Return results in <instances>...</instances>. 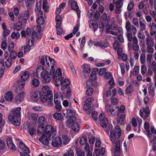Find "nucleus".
Instances as JSON below:
<instances>
[{
	"label": "nucleus",
	"mask_w": 156,
	"mask_h": 156,
	"mask_svg": "<svg viewBox=\"0 0 156 156\" xmlns=\"http://www.w3.org/2000/svg\"><path fill=\"white\" fill-rule=\"evenodd\" d=\"M124 0H113V2L115 5L116 8L115 12L116 14H120L122 12L121 8L123 5V1Z\"/></svg>",
	"instance_id": "nucleus-5"
},
{
	"label": "nucleus",
	"mask_w": 156,
	"mask_h": 156,
	"mask_svg": "<svg viewBox=\"0 0 156 156\" xmlns=\"http://www.w3.org/2000/svg\"><path fill=\"white\" fill-rule=\"evenodd\" d=\"M34 0H27V2H26V5L28 10H30L31 9L30 7L31 5L34 3Z\"/></svg>",
	"instance_id": "nucleus-42"
},
{
	"label": "nucleus",
	"mask_w": 156,
	"mask_h": 156,
	"mask_svg": "<svg viewBox=\"0 0 156 156\" xmlns=\"http://www.w3.org/2000/svg\"><path fill=\"white\" fill-rule=\"evenodd\" d=\"M74 114V112L73 110L70 109H67L66 117L67 118L71 117L73 116Z\"/></svg>",
	"instance_id": "nucleus-34"
},
{
	"label": "nucleus",
	"mask_w": 156,
	"mask_h": 156,
	"mask_svg": "<svg viewBox=\"0 0 156 156\" xmlns=\"http://www.w3.org/2000/svg\"><path fill=\"white\" fill-rule=\"evenodd\" d=\"M37 23L40 25H43L45 22L44 19L43 17H38L36 20Z\"/></svg>",
	"instance_id": "nucleus-36"
},
{
	"label": "nucleus",
	"mask_w": 156,
	"mask_h": 156,
	"mask_svg": "<svg viewBox=\"0 0 156 156\" xmlns=\"http://www.w3.org/2000/svg\"><path fill=\"white\" fill-rule=\"evenodd\" d=\"M150 66L152 70L154 72H156V62L154 61L153 60L152 62L150 63Z\"/></svg>",
	"instance_id": "nucleus-39"
},
{
	"label": "nucleus",
	"mask_w": 156,
	"mask_h": 156,
	"mask_svg": "<svg viewBox=\"0 0 156 156\" xmlns=\"http://www.w3.org/2000/svg\"><path fill=\"white\" fill-rule=\"evenodd\" d=\"M61 143V138L59 137H57L52 140L51 145L55 147H58L60 146Z\"/></svg>",
	"instance_id": "nucleus-12"
},
{
	"label": "nucleus",
	"mask_w": 156,
	"mask_h": 156,
	"mask_svg": "<svg viewBox=\"0 0 156 156\" xmlns=\"http://www.w3.org/2000/svg\"><path fill=\"white\" fill-rule=\"evenodd\" d=\"M72 129L75 132H78L80 129L79 124L77 123H74L72 126Z\"/></svg>",
	"instance_id": "nucleus-33"
},
{
	"label": "nucleus",
	"mask_w": 156,
	"mask_h": 156,
	"mask_svg": "<svg viewBox=\"0 0 156 156\" xmlns=\"http://www.w3.org/2000/svg\"><path fill=\"white\" fill-rule=\"evenodd\" d=\"M70 84V80L68 79H65L62 81L61 85V89L63 94L66 95L67 98L70 96L71 91L70 90L69 85Z\"/></svg>",
	"instance_id": "nucleus-3"
},
{
	"label": "nucleus",
	"mask_w": 156,
	"mask_h": 156,
	"mask_svg": "<svg viewBox=\"0 0 156 156\" xmlns=\"http://www.w3.org/2000/svg\"><path fill=\"white\" fill-rule=\"evenodd\" d=\"M40 93L38 91H34L31 95V98L32 100L35 101H37L38 99L39 95Z\"/></svg>",
	"instance_id": "nucleus-21"
},
{
	"label": "nucleus",
	"mask_w": 156,
	"mask_h": 156,
	"mask_svg": "<svg viewBox=\"0 0 156 156\" xmlns=\"http://www.w3.org/2000/svg\"><path fill=\"white\" fill-rule=\"evenodd\" d=\"M32 38L34 39V38H37L38 39H40L41 38L42 34L41 33H37V31H34L32 34Z\"/></svg>",
	"instance_id": "nucleus-31"
},
{
	"label": "nucleus",
	"mask_w": 156,
	"mask_h": 156,
	"mask_svg": "<svg viewBox=\"0 0 156 156\" xmlns=\"http://www.w3.org/2000/svg\"><path fill=\"white\" fill-rule=\"evenodd\" d=\"M151 30L152 32L154 34V35L156 34V24L153 23L151 26Z\"/></svg>",
	"instance_id": "nucleus-64"
},
{
	"label": "nucleus",
	"mask_w": 156,
	"mask_h": 156,
	"mask_svg": "<svg viewBox=\"0 0 156 156\" xmlns=\"http://www.w3.org/2000/svg\"><path fill=\"white\" fill-rule=\"evenodd\" d=\"M45 133L48 135L49 139L51 140L53 138L56 134V131L54 128L51 125H47L45 128Z\"/></svg>",
	"instance_id": "nucleus-4"
},
{
	"label": "nucleus",
	"mask_w": 156,
	"mask_h": 156,
	"mask_svg": "<svg viewBox=\"0 0 156 156\" xmlns=\"http://www.w3.org/2000/svg\"><path fill=\"white\" fill-rule=\"evenodd\" d=\"M102 17V19L105 21L106 24L105 25H108L110 19L109 16H108L106 13L105 12L103 13Z\"/></svg>",
	"instance_id": "nucleus-29"
},
{
	"label": "nucleus",
	"mask_w": 156,
	"mask_h": 156,
	"mask_svg": "<svg viewBox=\"0 0 156 156\" xmlns=\"http://www.w3.org/2000/svg\"><path fill=\"white\" fill-rule=\"evenodd\" d=\"M61 25H57L56 26L57 34L58 35H60L63 32V30L61 27H60Z\"/></svg>",
	"instance_id": "nucleus-37"
},
{
	"label": "nucleus",
	"mask_w": 156,
	"mask_h": 156,
	"mask_svg": "<svg viewBox=\"0 0 156 156\" xmlns=\"http://www.w3.org/2000/svg\"><path fill=\"white\" fill-rule=\"evenodd\" d=\"M38 117L37 114L32 113L29 114L28 118L29 120L34 121L36 123Z\"/></svg>",
	"instance_id": "nucleus-24"
},
{
	"label": "nucleus",
	"mask_w": 156,
	"mask_h": 156,
	"mask_svg": "<svg viewBox=\"0 0 156 156\" xmlns=\"http://www.w3.org/2000/svg\"><path fill=\"white\" fill-rule=\"evenodd\" d=\"M23 24L20 22H18L16 24V25L14 28L15 30L19 31L21 30Z\"/></svg>",
	"instance_id": "nucleus-56"
},
{
	"label": "nucleus",
	"mask_w": 156,
	"mask_h": 156,
	"mask_svg": "<svg viewBox=\"0 0 156 156\" xmlns=\"http://www.w3.org/2000/svg\"><path fill=\"white\" fill-rule=\"evenodd\" d=\"M126 36L128 41L129 42L132 41V40L133 41V38L134 37L137 38L136 37V36H134L133 37L132 34L129 33H128L126 34Z\"/></svg>",
	"instance_id": "nucleus-47"
},
{
	"label": "nucleus",
	"mask_w": 156,
	"mask_h": 156,
	"mask_svg": "<svg viewBox=\"0 0 156 156\" xmlns=\"http://www.w3.org/2000/svg\"><path fill=\"white\" fill-rule=\"evenodd\" d=\"M153 54L148 53L147 55L146 60L148 64H150L151 62V59L153 57Z\"/></svg>",
	"instance_id": "nucleus-41"
},
{
	"label": "nucleus",
	"mask_w": 156,
	"mask_h": 156,
	"mask_svg": "<svg viewBox=\"0 0 156 156\" xmlns=\"http://www.w3.org/2000/svg\"><path fill=\"white\" fill-rule=\"evenodd\" d=\"M146 56L145 54L143 53L140 56V60L141 63L144 64L145 62Z\"/></svg>",
	"instance_id": "nucleus-62"
},
{
	"label": "nucleus",
	"mask_w": 156,
	"mask_h": 156,
	"mask_svg": "<svg viewBox=\"0 0 156 156\" xmlns=\"http://www.w3.org/2000/svg\"><path fill=\"white\" fill-rule=\"evenodd\" d=\"M49 89V87L47 86H44L43 87L42 89V93H46L47 94H49L48 92L49 91H51Z\"/></svg>",
	"instance_id": "nucleus-40"
},
{
	"label": "nucleus",
	"mask_w": 156,
	"mask_h": 156,
	"mask_svg": "<svg viewBox=\"0 0 156 156\" xmlns=\"http://www.w3.org/2000/svg\"><path fill=\"white\" fill-rule=\"evenodd\" d=\"M86 92L88 95L90 96L91 95L93 92V88L91 87H89L87 90Z\"/></svg>",
	"instance_id": "nucleus-63"
},
{
	"label": "nucleus",
	"mask_w": 156,
	"mask_h": 156,
	"mask_svg": "<svg viewBox=\"0 0 156 156\" xmlns=\"http://www.w3.org/2000/svg\"><path fill=\"white\" fill-rule=\"evenodd\" d=\"M62 138L63 144L64 145H66L69 143V139L67 136L63 135L62 136Z\"/></svg>",
	"instance_id": "nucleus-46"
},
{
	"label": "nucleus",
	"mask_w": 156,
	"mask_h": 156,
	"mask_svg": "<svg viewBox=\"0 0 156 156\" xmlns=\"http://www.w3.org/2000/svg\"><path fill=\"white\" fill-rule=\"evenodd\" d=\"M39 140L43 144L47 145L49 144V140L47 137L45 135H42L39 138Z\"/></svg>",
	"instance_id": "nucleus-19"
},
{
	"label": "nucleus",
	"mask_w": 156,
	"mask_h": 156,
	"mask_svg": "<svg viewBox=\"0 0 156 156\" xmlns=\"http://www.w3.org/2000/svg\"><path fill=\"white\" fill-rule=\"evenodd\" d=\"M115 108H116L117 110H119V111L121 113H123L125 110V107L124 105H123L120 106V108L118 106H115Z\"/></svg>",
	"instance_id": "nucleus-58"
},
{
	"label": "nucleus",
	"mask_w": 156,
	"mask_h": 156,
	"mask_svg": "<svg viewBox=\"0 0 156 156\" xmlns=\"http://www.w3.org/2000/svg\"><path fill=\"white\" fill-rule=\"evenodd\" d=\"M146 22L143 18H140L139 19L140 25V31H144L146 29Z\"/></svg>",
	"instance_id": "nucleus-16"
},
{
	"label": "nucleus",
	"mask_w": 156,
	"mask_h": 156,
	"mask_svg": "<svg viewBox=\"0 0 156 156\" xmlns=\"http://www.w3.org/2000/svg\"><path fill=\"white\" fill-rule=\"evenodd\" d=\"M84 78H86V74H89L90 72V69L89 66L87 64H84L81 66Z\"/></svg>",
	"instance_id": "nucleus-14"
},
{
	"label": "nucleus",
	"mask_w": 156,
	"mask_h": 156,
	"mask_svg": "<svg viewBox=\"0 0 156 156\" xmlns=\"http://www.w3.org/2000/svg\"><path fill=\"white\" fill-rule=\"evenodd\" d=\"M44 127L43 125H39L38 126L37 132L38 134H41L44 132Z\"/></svg>",
	"instance_id": "nucleus-57"
},
{
	"label": "nucleus",
	"mask_w": 156,
	"mask_h": 156,
	"mask_svg": "<svg viewBox=\"0 0 156 156\" xmlns=\"http://www.w3.org/2000/svg\"><path fill=\"white\" fill-rule=\"evenodd\" d=\"M139 67L137 66H135L133 69V74L134 76H136L139 73Z\"/></svg>",
	"instance_id": "nucleus-59"
},
{
	"label": "nucleus",
	"mask_w": 156,
	"mask_h": 156,
	"mask_svg": "<svg viewBox=\"0 0 156 156\" xmlns=\"http://www.w3.org/2000/svg\"><path fill=\"white\" fill-rule=\"evenodd\" d=\"M63 80V78L62 77L57 78L55 81V83L57 86H59L60 85H61L62 82Z\"/></svg>",
	"instance_id": "nucleus-48"
},
{
	"label": "nucleus",
	"mask_w": 156,
	"mask_h": 156,
	"mask_svg": "<svg viewBox=\"0 0 156 156\" xmlns=\"http://www.w3.org/2000/svg\"><path fill=\"white\" fill-rule=\"evenodd\" d=\"M20 36V34L19 32H17L16 33L13 32L11 34V37L13 39L15 38L16 39H17L19 38Z\"/></svg>",
	"instance_id": "nucleus-51"
},
{
	"label": "nucleus",
	"mask_w": 156,
	"mask_h": 156,
	"mask_svg": "<svg viewBox=\"0 0 156 156\" xmlns=\"http://www.w3.org/2000/svg\"><path fill=\"white\" fill-rule=\"evenodd\" d=\"M49 94L46 93H41L40 94L41 100L42 102H46L49 99V95H52V91H49L48 92Z\"/></svg>",
	"instance_id": "nucleus-11"
},
{
	"label": "nucleus",
	"mask_w": 156,
	"mask_h": 156,
	"mask_svg": "<svg viewBox=\"0 0 156 156\" xmlns=\"http://www.w3.org/2000/svg\"><path fill=\"white\" fill-rule=\"evenodd\" d=\"M87 140V138L86 136L83 137L80 139V143L81 145H83L86 144Z\"/></svg>",
	"instance_id": "nucleus-50"
},
{
	"label": "nucleus",
	"mask_w": 156,
	"mask_h": 156,
	"mask_svg": "<svg viewBox=\"0 0 156 156\" xmlns=\"http://www.w3.org/2000/svg\"><path fill=\"white\" fill-rule=\"evenodd\" d=\"M21 109L20 107L13 109L10 112V114L8 116L9 120L14 125L18 126L20 124L19 119H20Z\"/></svg>",
	"instance_id": "nucleus-2"
},
{
	"label": "nucleus",
	"mask_w": 156,
	"mask_h": 156,
	"mask_svg": "<svg viewBox=\"0 0 156 156\" xmlns=\"http://www.w3.org/2000/svg\"><path fill=\"white\" fill-rule=\"evenodd\" d=\"M148 90L149 91V93L150 94H151L154 91V88L153 87L152 83H150L149 86L148 87Z\"/></svg>",
	"instance_id": "nucleus-61"
},
{
	"label": "nucleus",
	"mask_w": 156,
	"mask_h": 156,
	"mask_svg": "<svg viewBox=\"0 0 156 156\" xmlns=\"http://www.w3.org/2000/svg\"><path fill=\"white\" fill-rule=\"evenodd\" d=\"M52 75V76L53 75V74ZM51 75V74H50L48 72H47L44 76L42 78H43V81L47 83L49 82L51 80V76L52 77H53Z\"/></svg>",
	"instance_id": "nucleus-18"
},
{
	"label": "nucleus",
	"mask_w": 156,
	"mask_h": 156,
	"mask_svg": "<svg viewBox=\"0 0 156 156\" xmlns=\"http://www.w3.org/2000/svg\"><path fill=\"white\" fill-rule=\"evenodd\" d=\"M47 72L44 67L39 66L37 67V76L39 78H42L45 75Z\"/></svg>",
	"instance_id": "nucleus-10"
},
{
	"label": "nucleus",
	"mask_w": 156,
	"mask_h": 156,
	"mask_svg": "<svg viewBox=\"0 0 156 156\" xmlns=\"http://www.w3.org/2000/svg\"><path fill=\"white\" fill-rule=\"evenodd\" d=\"M53 117L57 120L62 121L64 120V117L62 114L56 112L53 115Z\"/></svg>",
	"instance_id": "nucleus-22"
},
{
	"label": "nucleus",
	"mask_w": 156,
	"mask_h": 156,
	"mask_svg": "<svg viewBox=\"0 0 156 156\" xmlns=\"http://www.w3.org/2000/svg\"><path fill=\"white\" fill-rule=\"evenodd\" d=\"M49 99L47 101V105L48 107H51L53 106V104L52 102L53 95H49Z\"/></svg>",
	"instance_id": "nucleus-35"
},
{
	"label": "nucleus",
	"mask_w": 156,
	"mask_h": 156,
	"mask_svg": "<svg viewBox=\"0 0 156 156\" xmlns=\"http://www.w3.org/2000/svg\"><path fill=\"white\" fill-rule=\"evenodd\" d=\"M141 73L142 75L145 74L147 72V68L145 65H142L141 67Z\"/></svg>",
	"instance_id": "nucleus-55"
},
{
	"label": "nucleus",
	"mask_w": 156,
	"mask_h": 156,
	"mask_svg": "<svg viewBox=\"0 0 156 156\" xmlns=\"http://www.w3.org/2000/svg\"><path fill=\"white\" fill-rule=\"evenodd\" d=\"M121 134V130L119 126H116L114 130H110V140L112 144L114 156H120L122 153L121 141L119 139Z\"/></svg>",
	"instance_id": "nucleus-1"
},
{
	"label": "nucleus",
	"mask_w": 156,
	"mask_h": 156,
	"mask_svg": "<svg viewBox=\"0 0 156 156\" xmlns=\"http://www.w3.org/2000/svg\"><path fill=\"white\" fill-rule=\"evenodd\" d=\"M150 112L148 107L142 108L140 110V116L145 119L149 116Z\"/></svg>",
	"instance_id": "nucleus-6"
},
{
	"label": "nucleus",
	"mask_w": 156,
	"mask_h": 156,
	"mask_svg": "<svg viewBox=\"0 0 156 156\" xmlns=\"http://www.w3.org/2000/svg\"><path fill=\"white\" fill-rule=\"evenodd\" d=\"M22 74L21 78V80L23 81H25L27 80L30 76V73L28 71H25L23 72Z\"/></svg>",
	"instance_id": "nucleus-27"
},
{
	"label": "nucleus",
	"mask_w": 156,
	"mask_h": 156,
	"mask_svg": "<svg viewBox=\"0 0 156 156\" xmlns=\"http://www.w3.org/2000/svg\"><path fill=\"white\" fill-rule=\"evenodd\" d=\"M126 28L128 32H130L131 34L135 35L137 32L136 27L133 25H131L129 21H127L126 24Z\"/></svg>",
	"instance_id": "nucleus-8"
},
{
	"label": "nucleus",
	"mask_w": 156,
	"mask_h": 156,
	"mask_svg": "<svg viewBox=\"0 0 156 156\" xmlns=\"http://www.w3.org/2000/svg\"><path fill=\"white\" fill-rule=\"evenodd\" d=\"M98 119L100 121V124L102 127H106L108 124V120L105 117L104 114L101 113L99 115Z\"/></svg>",
	"instance_id": "nucleus-9"
},
{
	"label": "nucleus",
	"mask_w": 156,
	"mask_h": 156,
	"mask_svg": "<svg viewBox=\"0 0 156 156\" xmlns=\"http://www.w3.org/2000/svg\"><path fill=\"white\" fill-rule=\"evenodd\" d=\"M133 91V87L132 85H129L126 88V94L131 93Z\"/></svg>",
	"instance_id": "nucleus-43"
},
{
	"label": "nucleus",
	"mask_w": 156,
	"mask_h": 156,
	"mask_svg": "<svg viewBox=\"0 0 156 156\" xmlns=\"http://www.w3.org/2000/svg\"><path fill=\"white\" fill-rule=\"evenodd\" d=\"M61 72V69L60 68H58L56 71L55 74H53V75L52 76H53V79H55L56 77H57L58 76H61L62 75Z\"/></svg>",
	"instance_id": "nucleus-38"
},
{
	"label": "nucleus",
	"mask_w": 156,
	"mask_h": 156,
	"mask_svg": "<svg viewBox=\"0 0 156 156\" xmlns=\"http://www.w3.org/2000/svg\"><path fill=\"white\" fill-rule=\"evenodd\" d=\"M56 25H61L62 24V18L59 15H57L55 17Z\"/></svg>",
	"instance_id": "nucleus-49"
},
{
	"label": "nucleus",
	"mask_w": 156,
	"mask_h": 156,
	"mask_svg": "<svg viewBox=\"0 0 156 156\" xmlns=\"http://www.w3.org/2000/svg\"><path fill=\"white\" fill-rule=\"evenodd\" d=\"M118 123L122 124L123 123L124 119L126 117L125 114L124 113L118 114Z\"/></svg>",
	"instance_id": "nucleus-20"
},
{
	"label": "nucleus",
	"mask_w": 156,
	"mask_h": 156,
	"mask_svg": "<svg viewBox=\"0 0 156 156\" xmlns=\"http://www.w3.org/2000/svg\"><path fill=\"white\" fill-rule=\"evenodd\" d=\"M4 98L7 101H11L13 98V94L10 91L7 92L5 94Z\"/></svg>",
	"instance_id": "nucleus-25"
},
{
	"label": "nucleus",
	"mask_w": 156,
	"mask_h": 156,
	"mask_svg": "<svg viewBox=\"0 0 156 156\" xmlns=\"http://www.w3.org/2000/svg\"><path fill=\"white\" fill-rule=\"evenodd\" d=\"M31 84L33 87H37L39 85V80L37 79H34L31 80Z\"/></svg>",
	"instance_id": "nucleus-30"
},
{
	"label": "nucleus",
	"mask_w": 156,
	"mask_h": 156,
	"mask_svg": "<svg viewBox=\"0 0 156 156\" xmlns=\"http://www.w3.org/2000/svg\"><path fill=\"white\" fill-rule=\"evenodd\" d=\"M54 102L55 104H60L61 102L59 99V95L57 93L54 94Z\"/></svg>",
	"instance_id": "nucleus-44"
},
{
	"label": "nucleus",
	"mask_w": 156,
	"mask_h": 156,
	"mask_svg": "<svg viewBox=\"0 0 156 156\" xmlns=\"http://www.w3.org/2000/svg\"><path fill=\"white\" fill-rule=\"evenodd\" d=\"M138 40L137 38L134 37L132 41V44H131L129 43H128V47L129 48H132L133 50L135 51H137L139 50V46L138 44Z\"/></svg>",
	"instance_id": "nucleus-7"
},
{
	"label": "nucleus",
	"mask_w": 156,
	"mask_h": 156,
	"mask_svg": "<svg viewBox=\"0 0 156 156\" xmlns=\"http://www.w3.org/2000/svg\"><path fill=\"white\" fill-rule=\"evenodd\" d=\"M146 51L147 53L153 54L154 50L153 47H146Z\"/></svg>",
	"instance_id": "nucleus-54"
},
{
	"label": "nucleus",
	"mask_w": 156,
	"mask_h": 156,
	"mask_svg": "<svg viewBox=\"0 0 156 156\" xmlns=\"http://www.w3.org/2000/svg\"><path fill=\"white\" fill-rule=\"evenodd\" d=\"M6 40V38H4L1 44V48L3 50H5L7 48V45Z\"/></svg>",
	"instance_id": "nucleus-52"
},
{
	"label": "nucleus",
	"mask_w": 156,
	"mask_h": 156,
	"mask_svg": "<svg viewBox=\"0 0 156 156\" xmlns=\"http://www.w3.org/2000/svg\"><path fill=\"white\" fill-rule=\"evenodd\" d=\"M63 156H74V152L73 150H69L67 152L63 154Z\"/></svg>",
	"instance_id": "nucleus-53"
},
{
	"label": "nucleus",
	"mask_w": 156,
	"mask_h": 156,
	"mask_svg": "<svg viewBox=\"0 0 156 156\" xmlns=\"http://www.w3.org/2000/svg\"><path fill=\"white\" fill-rule=\"evenodd\" d=\"M146 47H153L154 45V39L147 38L146 39Z\"/></svg>",
	"instance_id": "nucleus-23"
},
{
	"label": "nucleus",
	"mask_w": 156,
	"mask_h": 156,
	"mask_svg": "<svg viewBox=\"0 0 156 156\" xmlns=\"http://www.w3.org/2000/svg\"><path fill=\"white\" fill-rule=\"evenodd\" d=\"M19 145L21 151L23 152L25 154H28L29 152V149L24 145L22 142H20Z\"/></svg>",
	"instance_id": "nucleus-17"
},
{
	"label": "nucleus",
	"mask_w": 156,
	"mask_h": 156,
	"mask_svg": "<svg viewBox=\"0 0 156 156\" xmlns=\"http://www.w3.org/2000/svg\"><path fill=\"white\" fill-rule=\"evenodd\" d=\"M105 31L107 34H109L115 36H117L118 35L117 32L112 30H109V29H106Z\"/></svg>",
	"instance_id": "nucleus-60"
},
{
	"label": "nucleus",
	"mask_w": 156,
	"mask_h": 156,
	"mask_svg": "<svg viewBox=\"0 0 156 156\" xmlns=\"http://www.w3.org/2000/svg\"><path fill=\"white\" fill-rule=\"evenodd\" d=\"M24 98L23 93H22L18 94L15 98V102L17 103H19Z\"/></svg>",
	"instance_id": "nucleus-28"
},
{
	"label": "nucleus",
	"mask_w": 156,
	"mask_h": 156,
	"mask_svg": "<svg viewBox=\"0 0 156 156\" xmlns=\"http://www.w3.org/2000/svg\"><path fill=\"white\" fill-rule=\"evenodd\" d=\"M38 122L39 125H43L45 122V118L43 116H41L38 118Z\"/></svg>",
	"instance_id": "nucleus-45"
},
{
	"label": "nucleus",
	"mask_w": 156,
	"mask_h": 156,
	"mask_svg": "<svg viewBox=\"0 0 156 156\" xmlns=\"http://www.w3.org/2000/svg\"><path fill=\"white\" fill-rule=\"evenodd\" d=\"M70 5L71 6V8L72 9L75 10L77 14L78 18H80V14L81 11L79 9V8L77 5V3L76 2H74L73 3H71Z\"/></svg>",
	"instance_id": "nucleus-13"
},
{
	"label": "nucleus",
	"mask_w": 156,
	"mask_h": 156,
	"mask_svg": "<svg viewBox=\"0 0 156 156\" xmlns=\"http://www.w3.org/2000/svg\"><path fill=\"white\" fill-rule=\"evenodd\" d=\"M6 142L7 146L9 149L13 150H15V146L13 143L11 138L8 137L7 139Z\"/></svg>",
	"instance_id": "nucleus-15"
},
{
	"label": "nucleus",
	"mask_w": 156,
	"mask_h": 156,
	"mask_svg": "<svg viewBox=\"0 0 156 156\" xmlns=\"http://www.w3.org/2000/svg\"><path fill=\"white\" fill-rule=\"evenodd\" d=\"M18 22L22 23L23 25L25 24L27 22V19L23 16V14H20L18 17Z\"/></svg>",
	"instance_id": "nucleus-26"
},
{
	"label": "nucleus",
	"mask_w": 156,
	"mask_h": 156,
	"mask_svg": "<svg viewBox=\"0 0 156 156\" xmlns=\"http://www.w3.org/2000/svg\"><path fill=\"white\" fill-rule=\"evenodd\" d=\"M106 29H109V30H116L117 29V26L115 24H111L110 25H109L108 23V25H105Z\"/></svg>",
	"instance_id": "nucleus-32"
}]
</instances>
